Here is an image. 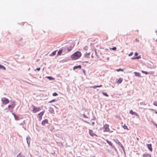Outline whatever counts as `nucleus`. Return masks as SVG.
<instances>
[{
    "label": "nucleus",
    "mask_w": 157,
    "mask_h": 157,
    "mask_svg": "<svg viewBox=\"0 0 157 157\" xmlns=\"http://www.w3.org/2000/svg\"><path fill=\"white\" fill-rule=\"evenodd\" d=\"M107 142V143L110 146L112 147L113 146V145L112 143V142L110 141H109L108 140L106 139L105 140Z\"/></svg>",
    "instance_id": "obj_16"
},
{
    "label": "nucleus",
    "mask_w": 157,
    "mask_h": 157,
    "mask_svg": "<svg viewBox=\"0 0 157 157\" xmlns=\"http://www.w3.org/2000/svg\"><path fill=\"white\" fill-rule=\"evenodd\" d=\"M102 86V85H94L91 87V88H93L94 89H95L97 87H101Z\"/></svg>",
    "instance_id": "obj_19"
},
{
    "label": "nucleus",
    "mask_w": 157,
    "mask_h": 157,
    "mask_svg": "<svg viewBox=\"0 0 157 157\" xmlns=\"http://www.w3.org/2000/svg\"><path fill=\"white\" fill-rule=\"evenodd\" d=\"M82 71L85 75L86 74V71L85 69H82Z\"/></svg>",
    "instance_id": "obj_46"
},
{
    "label": "nucleus",
    "mask_w": 157,
    "mask_h": 157,
    "mask_svg": "<svg viewBox=\"0 0 157 157\" xmlns=\"http://www.w3.org/2000/svg\"><path fill=\"white\" fill-rule=\"evenodd\" d=\"M82 66L81 65H78V66H75L74 67H73V69L74 70H75V69H77L78 68L81 69Z\"/></svg>",
    "instance_id": "obj_15"
},
{
    "label": "nucleus",
    "mask_w": 157,
    "mask_h": 157,
    "mask_svg": "<svg viewBox=\"0 0 157 157\" xmlns=\"http://www.w3.org/2000/svg\"><path fill=\"white\" fill-rule=\"evenodd\" d=\"M103 128L105 129L103 130L104 132H109V125L108 124H106L104 125Z\"/></svg>",
    "instance_id": "obj_6"
},
{
    "label": "nucleus",
    "mask_w": 157,
    "mask_h": 157,
    "mask_svg": "<svg viewBox=\"0 0 157 157\" xmlns=\"http://www.w3.org/2000/svg\"><path fill=\"white\" fill-rule=\"evenodd\" d=\"M32 107L33 109V112L34 113H36L41 110V108L40 107H36L33 105H32Z\"/></svg>",
    "instance_id": "obj_3"
},
{
    "label": "nucleus",
    "mask_w": 157,
    "mask_h": 157,
    "mask_svg": "<svg viewBox=\"0 0 157 157\" xmlns=\"http://www.w3.org/2000/svg\"><path fill=\"white\" fill-rule=\"evenodd\" d=\"M30 138L29 136H27L26 138V140L29 147L30 144Z\"/></svg>",
    "instance_id": "obj_9"
},
{
    "label": "nucleus",
    "mask_w": 157,
    "mask_h": 157,
    "mask_svg": "<svg viewBox=\"0 0 157 157\" xmlns=\"http://www.w3.org/2000/svg\"><path fill=\"white\" fill-rule=\"evenodd\" d=\"M112 147L114 149V150L116 151V152H117V153H118L117 149L114 146H113Z\"/></svg>",
    "instance_id": "obj_38"
},
{
    "label": "nucleus",
    "mask_w": 157,
    "mask_h": 157,
    "mask_svg": "<svg viewBox=\"0 0 157 157\" xmlns=\"http://www.w3.org/2000/svg\"><path fill=\"white\" fill-rule=\"evenodd\" d=\"M74 46L75 45L74 44L71 45L69 47L67 46V52H68L71 51L72 49L74 47Z\"/></svg>",
    "instance_id": "obj_7"
},
{
    "label": "nucleus",
    "mask_w": 157,
    "mask_h": 157,
    "mask_svg": "<svg viewBox=\"0 0 157 157\" xmlns=\"http://www.w3.org/2000/svg\"><path fill=\"white\" fill-rule=\"evenodd\" d=\"M153 105L155 106H157V101H155L153 103Z\"/></svg>",
    "instance_id": "obj_43"
},
{
    "label": "nucleus",
    "mask_w": 157,
    "mask_h": 157,
    "mask_svg": "<svg viewBox=\"0 0 157 157\" xmlns=\"http://www.w3.org/2000/svg\"><path fill=\"white\" fill-rule=\"evenodd\" d=\"M40 67L37 68H36L35 70H37L38 71H40Z\"/></svg>",
    "instance_id": "obj_45"
},
{
    "label": "nucleus",
    "mask_w": 157,
    "mask_h": 157,
    "mask_svg": "<svg viewBox=\"0 0 157 157\" xmlns=\"http://www.w3.org/2000/svg\"><path fill=\"white\" fill-rule=\"evenodd\" d=\"M41 124L43 126L45 125L46 124H49L48 123V120L47 119H45L43 120L41 122Z\"/></svg>",
    "instance_id": "obj_8"
},
{
    "label": "nucleus",
    "mask_w": 157,
    "mask_h": 157,
    "mask_svg": "<svg viewBox=\"0 0 157 157\" xmlns=\"http://www.w3.org/2000/svg\"><path fill=\"white\" fill-rule=\"evenodd\" d=\"M23 128L25 130H26V127H24V125H23Z\"/></svg>",
    "instance_id": "obj_55"
},
{
    "label": "nucleus",
    "mask_w": 157,
    "mask_h": 157,
    "mask_svg": "<svg viewBox=\"0 0 157 157\" xmlns=\"http://www.w3.org/2000/svg\"><path fill=\"white\" fill-rule=\"evenodd\" d=\"M88 46H86L83 48L86 51H87L88 49Z\"/></svg>",
    "instance_id": "obj_39"
},
{
    "label": "nucleus",
    "mask_w": 157,
    "mask_h": 157,
    "mask_svg": "<svg viewBox=\"0 0 157 157\" xmlns=\"http://www.w3.org/2000/svg\"><path fill=\"white\" fill-rule=\"evenodd\" d=\"M17 157H25V156L20 153L17 155Z\"/></svg>",
    "instance_id": "obj_29"
},
{
    "label": "nucleus",
    "mask_w": 157,
    "mask_h": 157,
    "mask_svg": "<svg viewBox=\"0 0 157 157\" xmlns=\"http://www.w3.org/2000/svg\"><path fill=\"white\" fill-rule=\"evenodd\" d=\"M62 61H68V60L67 59H63V60H62Z\"/></svg>",
    "instance_id": "obj_50"
},
{
    "label": "nucleus",
    "mask_w": 157,
    "mask_h": 157,
    "mask_svg": "<svg viewBox=\"0 0 157 157\" xmlns=\"http://www.w3.org/2000/svg\"><path fill=\"white\" fill-rule=\"evenodd\" d=\"M129 113L132 115H135L136 116H138V114H137L136 112L133 111L132 110L130 111Z\"/></svg>",
    "instance_id": "obj_14"
},
{
    "label": "nucleus",
    "mask_w": 157,
    "mask_h": 157,
    "mask_svg": "<svg viewBox=\"0 0 157 157\" xmlns=\"http://www.w3.org/2000/svg\"><path fill=\"white\" fill-rule=\"evenodd\" d=\"M83 63H89V61H83Z\"/></svg>",
    "instance_id": "obj_54"
},
{
    "label": "nucleus",
    "mask_w": 157,
    "mask_h": 157,
    "mask_svg": "<svg viewBox=\"0 0 157 157\" xmlns=\"http://www.w3.org/2000/svg\"><path fill=\"white\" fill-rule=\"evenodd\" d=\"M46 77L50 80H53L55 79L54 78L51 76H47Z\"/></svg>",
    "instance_id": "obj_24"
},
{
    "label": "nucleus",
    "mask_w": 157,
    "mask_h": 157,
    "mask_svg": "<svg viewBox=\"0 0 157 157\" xmlns=\"http://www.w3.org/2000/svg\"><path fill=\"white\" fill-rule=\"evenodd\" d=\"M135 41L137 42H138L139 41V40H138L137 39H135Z\"/></svg>",
    "instance_id": "obj_53"
},
{
    "label": "nucleus",
    "mask_w": 157,
    "mask_h": 157,
    "mask_svg": "<svg viewBox=\"0 0 157 157\" xmlns=\"http://www.w3.org/2000/svg\"><path fill=\"white\" fill-rule=\"evenodd\" d=\"M131 59H132V60L136 59V57H132Z\"/></svg>",
    "instance_id": "obj_51"
},
{
    "label": "nucleus",
    "mask_w": 157,
    "mask_h": 157,
    "mask_svg": "<svg viewBox=\"0 0 157 157\" xmlns=\"http://www.w3.org/2000/svg\"><path fill=\"white\" fill-rule=\"evenodd\" d=\"M62 52H63L62 50H61V49L60 48V50L58 52L57 54V56L61 55Z\"/></svg>",
    "instance_id": "obj_20"
},
{
    "label": "nucleus",
    "mask_w": 157,
    "mask_h": 157,
    "mask_svg": "<svg viewBox=\"0 0 157 157\" xmlns=\"http://www.w3.org/2000/svg\"><path fill=\"white\" fill-rule=\"evenodd\" d=\"M123 127L125 129H128V127L127 126L125 125V124H124V125L123 126Z\"/></svg>",
    "instance_id": "obj_34"
},
{
    "label": "nucleus",
    "mask_w": 157,
    "mask_h": 157,
    "mask_svg": "<svg viewBox=\"0 0 157 157\" xmlns=\"http://www.w3.org/2000/svg\"><path fill=\"white\" fill-rule=\"evenodd\" d=\"M14 119L16 120H19L20 119V118L19 117V116L17 115H16L14 117Z\"/></svg>",
    "instance_id": "obj_30"
},
{
    "label": "nucleus",
    "mask_w": 157,
    "mask_h": 157,
    "mask_svg": "<svg viewBox=\"0 0 157 157\" xmlns=\"http://www.w3.org/2000/svg\"><path fill=\"white\" fill-rule=\"evenodd\" d=\"M89 132L90 135L91 136L93 137L94 136H97L95 133H94L93 132V131L91 129H89Z\"/></svg>",
    "instance_id": "obj_10"
},
{
    "label": "nucleus",
    "mask_w": 157,
    "mask_h": 157,
    "mask_svg": "<svg viewBox=\"0 0 157 157\" xmlns=\"http://www.w3.org/2000/svg\"><path fill=\"white\" fill-rule=\"evenodd\" d=\"M116 71H118V72H119V71H123L124 70H123V69H122L121 68H120L119 69H117Z\"/></svg>",
    "instance_id": "obj_35"
},
{
    "label": "nucleus",
    "mask_w": 157,
    "mask_h": 157,
    "mask_svg": "<svg viewBox=\"0 0 157 157\" xmlns=\"http://www.w3.org/2000/svg\"><path fill=\"white\" fill-rule=\"evenodd\" d=\"M138 55V54L137 52H136L135 53V54H134V55L135 56H137Z\"/></svg>",
    "instance_id": "obj_48"
},
{
    "label": "nucleus",
    "mask_w": 157,
    "mask_h": 157,
    "mask_svg": "<svg viewBox=\"0 0 157 157\" xmlns=\"http://www.w3.org/2000/svg\"><path fill=\"white\" fill-rule=\"evenodd\" d=\"M113 140L119 146H121L122 149L124 153L125 154V151L124 147L121 143L117 139H114Z\"/></svg>",
    "instance_id": "obj_2"
},
{
    "label": "nucleus",
    "mask_w": 157,
    "mask_h": 157,
    "mask_svg": "<svg viewBox=\"0 0 157 157\" xmlns=\"http://www.w3.org/2000/svg\"><path fill=\"white\" fill-rule=\"evenodd\" d=\"M44 111H42L38 114L39 117H42L44 115Z\"/></svg>",
    "instance_id": "obj_22"
},
{
    "label": "nucleus",
    "mask_w": 157,
    "mask_h": 157,
    "mask_svg": "<svg viewBox=\"0 0 157 157\" xmlns=\"http://www.w3.org/2000/svg\"><path fill=\"white\" fill-rule=\"evenodd\" d=\"M86 123L90 124L87 121H85Z\"/></svg>",
    "instance_id": "obj_60"
},
{
    "label": "nucleus",
    "mask_w": 157,
    "mask_h": 157,
    "mask_svg": "<svg viewBox=\"0 0 157 157\" xmlns=\"http://www.w3.org/2000/svg\"><path fill=\"white\" fill-rule=\"evenodd\" d=\"M102 94L104 95L105 96H106V97H108L109 96V95L107 94L106 93H105V92H103L102 93Z\"/></svg>",
    "instance_id": "obj_32"
},
{
    "label": "nucleus",
    "mask_w": 157,
    "mask_h": 157,
    "mask_svg": "<svg viewBox=\"0 0 157 157\" xmlns=\"http://www.w3.org/2000/svg\"><path fill=\"white\" fill-rule=\"evenodd\" d=\"M133 54V52H131L130 53V54H129L128 56H132Z\"/></svg>",
    "instance_id": "obj_41"
},
{
    "label": "nucleus",
    "mask_w": 157,
    "mask_h": 157,
    "mask_svg": "<svg viewBox=\"0 0 157 157\" xmlns=\"http://www.w3.org/2000/svg\"><path fill=\"white\" fill-rule=\"evenodd\" d=\"M1 101L2 103L4 104H7L10 102L9 100L6 98H1Z\"/></svg>",
    "instance_id": "obj_5"
},
{
    "label": "nucleus",
    "mask_w": 157,
    "mask_h": 157,
    "mask_svg": "<svg viewBox=\"0 0 157 157\" xmlns=\"http://www.w3.org/2000/svg\"><path fill=\"white\" fill-rule=\"evenodd\" d=\"M82 56L81 52L79 51H77L75 52L70 56V58L72 60H75L79 59Z\"/></svg>",
    "instance_id": "obj_1"
},
{
    "label": "nucleus",
    "mask_w": 157,
    "mask_h": 157,
    "mask_svg": "<svg viewBox=\"0 0 157 157\" xmlns=\"http://www.w3.org/2000/svg\"><path fill=\"white\" fill-rule=\"evenodd\" d=\"M56 143H57V144L60 147L62 146L63 145V143L60 142L56 141Z\"/></svg>",
    "instance_id": "obj_26"
},
{
    "label": "nucleus",
    "mask_w": 157,
    "mask_h": 157,
    "mask_svg": "<svg viewBox=\"0 0 157 157\" xmlns=\"http://www.w3.org/2000/svg\"><path fill=\"white\" fill-rule=\"evenodd\" d=\"M90 53H87L84 55L85 57L89 58L90 57Z\"/></svg>",
    "instance_id": "obj_28"
},
{
    "label": "nucleus",
    "mask_w": 157,
    "mask_h": 157,
    "mask_svg": "<svg viewBox=\"0 0 157 157\" xmlns=\"http://www.w3.org/2000/svg\"><path fill=\"white\" fill-rule=\"evenodd\" d=\"M155 113H156V114H157V111H155Z\"/></svg>",
    "instance_id": "obj_62"
},
{
    "label": "nucleus",
    "mask_w": 157,
    "mask_h": 157,
    "mask_svg": "<svg viewBox=\"0 0 157 157\" xmlns=\"http://www.w3.org/2000/svg\"><path fill=\"white\" fill-rule=\"evenodd\" d=\"M123 81V78H120L118 79V81L117 82V83L118 84H120Z\"/></svg>",
    "instance_id": "obj_23"
},
{
    "label": "nucleus",
    "mask_w": 157,
    "mask_h": 157,
    "mask_svg": "<svg viewBox=\"0 0 157 157\" xmlns=\"http://www.w3.org/2000/svg\"><path fill=\"white\" fill-rule=\"evenodd\" d=\"M22 40V38H20V39L19 40H20V41H21V40Z\"/></svg>",
    "instance_id": "obj_63"
},
{
    "label": "nucleus",
    "mask_w": 157,
    "mask_h": 157,
    "mask_svg": "<svg viewBox=\"0 0 157 157\" xmlns=\"http://www.w3.org/2000/svg\"><path fill=\"white\" fill-rule=\"evenodd\" d=\"M83 116L84 118H88V117H87V116H86L85 115V114H83Z\"/></svg>",
    "instance_id": "obj_44"
},
{
    "label": "nucleus",
    "mask_w": 157,
    "mask_h": 157,
    "mask_svg": "<svg viewBox=\"0 0 157 157\" xmlns=\"http://www.w3.org/2000/svg\"><path fill=\"white\" fill-rule=\"evenodd\" d=\"M61 49L62 50L63 52H64L65 53L67 52V46L63 47L61 48Z\"/></svg>",
    "instance_id": "obj_12"
},
{
    "label": "nucleus",
    "mask_w": 157,
    "mask_h": 157,
    "mask_svg": "<svg viewBox=\"0 0 157 157\" xmlns=\"http://www.w3.org/2000/svg\"><path fill=\"white\" fill-rule=\"evenodd\" d=\"M135 75L136 76L140 77H142L140 75V74L139 72H134Z\"/></svg>",
    "instance_id": "obj_18"
},
{
    "label": "nucleus",
    "mask_w": 157,
    "mask_h": 157,
    "mask_svg": "<svg viewBox=\"0 0 157 157\" xmlns=\"http://www.w3.org/2000/svg\"><path fill=\"white\" fill-rule=\"evenodd\" d=\"M143 157H151V155L150 154L145 153L143 155Z\"/></svg>",
    "instance_id": "obj_21"
},
{
    "label": "nucleus",
    "mask_w": 157,
    "mask_h": 157,
    "mask_svg": "<svg viewBox=\"0 0 157 157\" xmlns=\"http://www.w3.org/2000/svg\"><path fill=\"white\" fill-rule=\"evenodd\" d=\"M58 95V94L55 92L53 93L52 94V95L54 96H57Z\"/></svg>",
    "instance_id": "obj_36"
},
{
    "label": "nucleus",
    "mask_w": 157,
    "mask_h": 157,
    "mask_svg": "<svg viewBox=\"0 0 157 157\" xmlns=\"http://www.w3.org/2000/svg\"><path fill=\"white\" fill-rule=\"evenodd\" d=\"M10 102V104L8 105V107L9 109H13L16 105L15 102L14 101H11Z\"/></svg>",
    "instance_id": "obj_4"
},
{
    "label": "nucleus",
    "mask_w": 157,
    "mask_h": 157,
    "mask_svg": "<svg viewBox=\"0 0 157 157\" xmlns=\"http://www.w3.org/2000/svg\"><path fill=\"white\" fill-rule=\"evenodd\" d=\"M56 101H57V100H56V99H52V100L49 101L48 102V103H51L53 102H55Z\"/></svg>",
    "instance_id": "obj_33"
},
{
    "label": "nucleus",
    "mask_w": 157,
    "mask_h": 157,
    "mask_svg": "<svg viewBox=\"0 0 157 157\" xmlns=\"http://www.w3.org/2000/svg\"><path fill=\"white\" fill-rule=\"evenodd\" d=\"M109 49L110 50H113V51H115L117 50V48L115 47H114L112 48H110Z\"/></svg>",
    "instance_id": "obj_31"
},
{
    "label": "nucleus",
    "mask_w": 157,
    "mask_h": 157,
    "mask_svg": "<svg viewBox=\"0 0 157 157\" xmlns=\"http://www.w3.org/2000/svg\"><path fill=\"white\" fill-rule=\"evenodd\" d=\"M95 54H96V56H97V52H96V50L95 51Z\"/></svg>",
    "instance_id": "obj_61"
},
{
    "label": "nucleus",
    "mask_w": 157,
    "mask_h": 157,
    "mask_svg": "<svg viewBox=\"0 0 157 157\" xmlns=\"http://www.w3.org/2000/svg\"><path fill=\"white\" fill-rule=\"evenodd\" d=\"M147 146L149 150L151 151H152L153 149L151 144H147Z\"/></svg>",
    "instance_id": "obj_13"
},
{
    "label": "nucleus",
    "mask_w": 157,
    "mask_h": 157,
    "mask_svg": "<svg viewBox=\"0 0 157 157\" xmlns=\"http://www.w3.org/2000/svg\"><path fill=\"white\" fill-rule=\"evenodd\" d=\"M42 119V117H39V120L40 121Z\"/></svg>",
    "instance_id": "obj_49"
},
{
    "label": "nucleus",
    "mask_w": 157,
    "mask_h": 157,
    "mask_svg": "<svg viewBox=\"0 0 157 157\" xmlns=\"http://www.w3.org/2000/svg\"><path fill=\"white\" fill-rule=\"evenodd\" d=\"M12 114L13 116L14 117L16 115L14 113H12Z\"/></svg>",
    "instance_id": "obj_52"
},
{
    "label": "nucleus",
    "mask_w": 157,
    "mask_h": 157,
    "mask_svg": "<svg viewBox=\"0 0 157 157\" xmlns=\"http://www.w3.org/2000/svg\"><path fill=\"white\" fill-rule=\"evenodd\" d=\"M95 119H96V118L94 116L93 119H92V120H94Z\"/></svg>",
    "instance_id": "obj_58"
},
{
    "label": "nucleus",
    "mask_w": 157,
    "mask_h": 157,
    "mask_svg": "<svg viewBox=\"0 0 157 157\" xmlns=\"http://www.w3.org/2000/svg\"><path fill=\"white\" fill-rule=\"evenodd\" d=\"M57 52V50H55L52 53L49 55L50 56H55L56 53V52Z\"/></svg>",
    "instance_id": "obj_25"
},
{
    "label": "nucleus",
    "mask_w": 157,
    "mask_h": 157,
    "mask_svg": "<svg viewBox=\"0 0 157 157\" xmlns=\"http://www.w3.org/2000/svg\"><path fill=\"white\" fill-rule=\"evenodd\" d=\"M136 140H139V138L137 137V138H136Z\"/></svg>",
    "instance_id": "obj_59"
},
{
    "label": "nucleus",
    "mask_w": 157,
    "mask_h": 157,
    "mask_svg": "<svg viewBox=\"0 0 157 157\" xmlns=\"http://www.w3.org/2000/svg\"><path fill=\"white\" fill-rule=\"evenodd\" d=\"M48 111L51 113H54V110L53 108H52L51 107H49L48 109Z\"/></svg>",
    "instance_id": "obj_17"
},
{
    "label": "nucleus",
    "mask_w": 157,
    "mask_h": 157,
    "mask_svg": "<svg viewBox=\"0 0 157 157\" xmlns=\"http://www.w3.org/2000/svg\"><path fill=\"white\" fill-rule=\"evenodd\" d=\"M140 104L141 105H145V102H142L141 103H140Z\"/></svg>",
    "instance_id": "obj_47"
},
{
    "label": "nucleus",
    "mask_w": 157,
    "mask_h": 157,
    "mask_svg": "<svg viewBox=\"0 0 157 157\" xmlns=\"http://www.w3.org/2000/svg\"><path fill=\"white\" fill-rule=\"evenodd\" d=\"M136 59H140L141 58V56H139L136 57Z\"/></svg>",
    "instance_id": "obj_40"
},
{
    "label": "nucleus",
    "mask_w": 157,
    "mask_h": 157,
    "mask_svg": "<svg viewBox=\"0 0 157 157\" xmlns=\"http://www.w3.org/2000/svg\"><path fill=\"white\" fill-rule=\"evenodd\" d=\"M141 72L143 73L144 74H145L146 75H148V74L151 75V74H153V73H154V72H153L152 71H151V72H148L147 71H143V70L141 71Z\"/></svg>",
    "instance_id": "obj_11"
},
{
    "label": "nucleus",
    "mask_w": 157,
    "mask_h": 157,
    "mask_svg": "<svg viewBox=\"0 0 157 157\" xmlns=\"http://www.w3.org/2000/svg\"><path fill=\"white\" fill-rule=\"evenodd\" d=\"M154 124V125L157 128V124H156V123H155V124Z\"/></svg>",
    "instance_id": "obj_56"
},
{
    "label": "nucleus",
    "mask_w": 157,
    "mask_h": 157,
    "mask_svg": "<svg viewBox=\"0 0 157 157\" xmlns=\"http://www.w3.org/2000/svg\"><path fill=\"white\" fill-rule=\"evenodd\" d=\"M109 57H107V60H109Z\"/></svg>",
    "instance_id": "obj_64"
},
{
    "label": "nucleus",
    "mask_w": 157,
    "mask_h": 157,
    "mask_svg": "<svg viewBox=\"0 0 157 157\" xmlns=\"http://www.w3.org/2000/svg\"><path fill=\"white\" fill-rule=\"evenodd\" d=\"M25 121H23V122H22V123H20V124H19V125H23L24 124H25Z\"/></svg>",
    "instance_id": "obj_42"
},
{
    "label": "nucleus",
    "mask_w": 157,
    "mask_h": 157,
    "mask_svg": "<svg viewBox=\"0 0 157 157\" xmlns=\"http://www.w3.org/2000/svg\"><path fill=\"white\" fill-rule=\"evenodd\" d=\"M25 157H32V156L30 154L28 153L27 155H26Z\"/></svg>",
    "instance_id": "obj_37"
},
{
    "label": "nucleus",
    "mask_w": 157,
    "mask_h": 157,
    "mask_svg": "<svg viewBox=\"0 0 157 157\" xmlns=\"http://www.w3.org/2000/svg\"><path fill=\"white\" fill-rule=\"evenodd\" d=\"M0 69L6 70V68L4 66H3L1 64H0Z\"/></svg>",
    "instance_id": "obj_27"
},
{
    "label": "nucleus",
    "mask_w": 157,
    "mask_h": 157,
    "mask_svg": "<svg viewBox=\"0 0 157 157\" xmlns=\"http://www.w3.org/2000/svg\"><path fill=\"white\" fill-rule=\"evenodd\" d=\"M94 124H95L94 122H92V125H94Z\"/></svg>",
    "instance_id": "obj_57"
}]
</instances>
